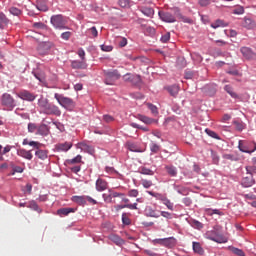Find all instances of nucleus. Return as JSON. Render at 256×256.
Instances as JSON below:
<instances>
[{"instance_id":"obj_37","label":"nucleus","mask_w":256,"mask_h":256,"mask_svg":"<svg viewBox=\"0 0 256 256\" xmlns=\"http://www.w3.org/2000/svg\"><path fill=\"white\" fill-rule=\"evenodd\" d=\"M166 172L171 177H175L177 175V168L175 166H166Z\"/></svg>"},{"instance_id":"obj_41","label":"nucleus","mask_w":256,"mask_h":256,"mask_svg":"<svg viewBox=\"0 0 256 256\" xmlns=\"http://www.w3.org/2000/svg\"><path fill=\"white\" fill-rule=\"evenodd\" d=\"M81 159H83V157L81 155H77L75 158L68 160V163L70 165H75L77 163H81Z\"/></svg>"},{"instance_id":"obj_14","label":"nucleus","mask_w":256,"mask_h":256,"mask_svg":"<svg viewBox=\"0 0 256 256\" xmlns=\"http://www.w3.org/2000/svg\"><path fill=\"white\" fill-rule=\"evenodd\" d=\"M107 187H109V183H107L103 178H98L96 180V191H106Z\"/></svg>"},{"instance_id":"obj_27","label":"nucleus","mask_w":256,"mask_h":256,"mask_svg":"<svg viewBox=\"0 0 256 256\" xmlns=\"http://www.w3.org/2000/svg\"><path fill=\"white\" fill-rule=\"evenodd\" d=\"M243 187H253L255 185V180H253V176H248L242 179Z\"/></svg>"},{"instance_id":"obj_23","label":"nucleus","mask_w":256,"mask_h":256,"mask_svg":"<svg viewBox=\"0 0 256 256\" xmlns=\"http://www.w3.org/2000/svg\"><path fill=\"white\" fill-rule=\"evenodd\" d=\"M108 239H110V241L115 243V245H123L125 243V241H123V239L119 237V235L117 234H110L108 236Z\"/></svg>"},{"instance_id":"obj_43","label":"nucleus","mask_w":256,"mask_h":256,"mask_svg":"<svg viewBox=\"0 0 256 256\" xmlns=\"http://www.w3.org/2000/svg\"><path fill=\"white\" fill-rule=\"evenodd\" d=\"M29 146L33 147L34 149H37V151H38V149L43 147V144L41 142H37V141H30Z\"/></svg>"},{"instance_id":"obj_38","label":"nucleus","mask_w":256,"mask_h":256,"mask_svg":"<svg viewBox=\"0 0 256 256\" xmlns=\"http://www.w3.org/2000/svg\"><path fill=\"white\" fill-rule=\"evenodd\" d=\"M161 201L163 205H166L167 209H169L170 211H173V203L171 202V200L167 198H162Z\"/></svg>"},{"instance_id":"obj_50","label":"nucleus","mask_w":256,"mask_h":256,"mask_svg":"<svg viewBox=\"0 0 256 256\" xmlns=\"http://www.w3.org/2000/svg\"><path fill=\"white\" fill-rule=\"evenodd\" d=\"M213 29H217L218 27H225L223 20H217L215 23L211 24Z\"/></svg>"},{"instance_id":"obj_5","label":"nucleus","mask_w":256,"mask_h":256,"mask_svg":"<svg viewBox=\"0 0 256 256\" xmlns=\"http://www.w3.org/2000/svg\"><path fill=\"white\" fill-rule=\"evenodd\" d=\"M42 113H44V115H55L56 117H61V109H59V106L50 102Z\"/></svg>"},{"instance_id":"obj_46","label":"nucleus","mask_w":256,"mask_h":256,"mask_svg":"<svg viewBox=\"0 0 256 256\" xmlns=\"http://www.w3.org/2000/svg\"><path fill=\"white\" fill-rule=\"evenodd\" d=\"M142 13L146 15V17H153L154 11L152 10V8H143Z\"/></svg>"},{"instance_id":"obj_2","label":"nucleus","mask_w":256,"mask_h":256,"mask_svg":"<svg viewBox=\"0 0 256 256\" xmlns=\"http://www.w3.org/2000/svg\"><path fill=\"white\" fill-rule=\"evenodd\" d=\"M54 98L56 99L57 103L67 111H73L75 109V101L69 97H65L62 94L55 93Z\"/></svg>"},{"instance_id":"obj_33","label":"nucleus","mask_w":256,"mask_h":256,"mask_svg":"<svg viewBox=\"0 0 256 256\" xmlns=\"http://www.w3.org/2000/svg\"><path fill=\"white\" fill-rule=\"evenodd\" d=\"M9 24V18H7V15L5 13L0 12V29L3 27V25Z\"/></svg>"},{"instance_id":"obj_4","label":"nucleus","mask_w":256,"mask_h":256,"mask_svg":"<svg viewBox=\"0 0 256 256\" xmlns=\"http://www.w3.org/2000/svg\"><path fill=\"white\" fill-rule=\"evenodd\" d=\"M50 23L55 27V29H67V22L61 14L53 15L50 19Z\"/></svg>"},{"instance_id":"obj_10","label":"nucleus","mask_w":256,"mask_h":256,"mask_svg":"<svg viewBox=\"0 0 256 256\" xmlns=\"http://www.w3.org/2000/svg\"><path fill=\"white\" fill-rule=\"evenodd\" d=\"M251 146H252V148H249L247 143H245L243 141H239V145H238L239 150L242 151V153H255L256 144L252 143Z\"/></svg>"},{"instance_id":"obj_24","label":"nucleus","mask_w":256,"mask_h":256,"mask_svg":"<svg viewBox=\"0 0 256 256\" xmlns=\"http://www.w3.org/2000/svg\"><path fill=\"white\" fill-rule=\"evenodd\" d=\"M36 157L41 159V161H45L49 157V151L41 150L40 148L35 152Z\"/></svg>"},{"instance_id":"obj_15","label":"nucleus","mask_w":256,"mask_h":256,"mask_svg":"<svg viewBox=\"0 0 256 256\" xmlns=\"http://www.w3.org/2000/svg\"><path fill=\"white\" fill-rule=\"evenodd\" d=\"M17 154L19 155V157H23V159H27L28 161H31V159H33V154L31 153V150L20 149L18 150Z\"/></svg>"},{"instance_id":"obj_12","label":"nucleus","mask_w":256,"mask_h":256,"mask_svg":"<svg viewBox=\"0 0 256 256\" xmlns=\"http://www.w3.org/2000/svg\"><path fill=\"white\" fill-rule=\"evenodd\" d=\"M161 245L172 249V247H175L177 245V240L174 237L162 238Z\"/></svg>"},{"instance_id":"obj_9","label":"nucleus","mask_w":256,"mask_h":256,"mask_svg":"<svg viewBox=\"0 0 256 256\" xmlns=\"http://www.w3.org/2000/svg\"><path fill=\"white\" fill-rule=\"evenodd\" d=\"M19 99H22L23 101H35L37 99V96L27 90H23L17 94Z\"/></svg>"},{"instance_id":"obj_28","label":"nucleus","mask_w":256,"mask_h":256,"mask_svg":"<svg viewBox=\"0 0 256 256\" xmlns=\"http://www.w3.org/2000/svg\"><path fill=\"white\" fill-rule=\"evenodd\" d=\"M192 247H193L194 253H197L198 255H203L205 253V250H203V247L199 242H193Z\"/></svg>"},{"instance_id":"obj_64","label":"nucleus","mask_w":256,"mask_h":256,"mask_svg":"<svg viewBox=\"0 0 256 256\" xmlns=\"http://www.w3.org/2000/svg\"><path fill=\"white\" fill-rule=\"evenodd\" d=\"M78 56L81 58L82 61H85V50H83V48H80L78 50Z\"/></svg>"},{"instance_id":"obj_59","label":"nucleus","mask_w":256,"mask_h":256,"mask_svg":"<svg viewBox=\"0 0 256 256\" xmlns=\"http://www.w3.org/2000/svg\"><path fill=\"white\" fill-rule=\"evenodd\" d=\"M150 217H161V212L159 210H150Z\"/></svg>"},{"instance_id":"obj_57","label":"nucleus","mask_w":256,"mask_h":256,"mask_svg":"<svg viewBox=\"0 0 256 256\" xmlns=\"http://www.w3.org/2000/svg\"><path fill=\"white\" fill-rule=\"evenodd\" d=\"M142 185L143 187H145V189H149V187H151L153 185V182H151L150 180H142Z\"/></svg>"},{"instance_id":"obj_56","label":"nucleus","mask_w":256,"mask_h":256,"mask_svg":"<svg viewBox=\"0 0 256 256\" xmlns=\"http://www.w3.org/2000/svg\"><path fill=\"white\" fill-rule=\"evenodd\" d=\"M212 160L214 165H219V155L212 151Z\"/></svg>"},{"instance_id":"obj_29","label":"nucleus","mask_w":256,"mask_h":256,"mask_svg":"<svg viewBox=\"0 0 256 256\" xmlns=\"http://www.w3.org/2000/svg\"><path fill=\"white\" fill-rule=\"evenodd\" d=\"M161 20L166 23H175V17L170 13H162Z\"/></svg>"},{"instance_id":"obj_21","label":"nucleus","mask_w":256,"mask_h":256,"mask_svg":"<svg viewBox=\"0 0 256 256\" xmlns=\"http://www.w3.org/2000/svg\"><path fill=\"white\" fill-rule=\"evenodd\" d=\"M69 213H75V209L74 208H60L57 210V215H59L60 217H67V215H69Z\"/></svg>"},{"instance_id":"obj_31","label":"nucleus","mask_w":256,"mask_h":256,"mask_svg":"<svg viewBox=\"0 0 256 256\" xmlns=\"http://www.w3.org/2000/svg\"><path fill=\"white\" fill-rule=\"evenodd\" d=\"M77 149H81V151H88L89 153H93V148L87 145L85 142H80L76 145Z\"/></svg>"},{"instance_id":"obj_42","label":"nucleus","mask_w":256,"mask_h":256,"mask_svg":"<svg viewBox=\"0 0 256 256\" xmlns=\"http://www.w3.org/2000/svg\"><path fill=\"white\" fill-rule=\"evenodd\" d=\"M205 133H207L209 137H212V139H220L219 135L215 133V131L210 130L209 128L205 129Z\"/></svg>"},{"instance_id":"obj_7","label":"nucleus","mask_w":256,"mask_h":256,"mask_svg":"<svg viewBox=\"0 0 256 256\" xmlns=\"http://www.w3.org/2000/svg\"><path fill=\"white\" fill-rule=\"evenodd\" d=\"M126 83H132V85H139L141 83V76L137 74L127 73L122 77Z\"/></svg>"},{"instance_id":"obj_6","label":"nucleus","mask_w":256,"mask_h":256,"mask_svg":"<svg viewBox=\"0 0 256 256\" xmlns=\"http://www.w3.org/2000/svg\"><path fill=\"white\" fill-rule=\"evenodd\" d=\"M110 194H103L102 198L105 201V203H117L115 198L117 197H125V193L115 192L113 190H108Z\"/></svg>"},{"instance_id":"obj_30","label":"nucleus","mask_w":256,"mask_h":256,"mask_svg":"<svg viewBox=\"0 0 256 256\" xmlns=\"http://www.w3.org/2000/svg\"><path fill=\"white\" fill-rule=\"evenodd\" d=\"M127 147L129 149V151H132L133 153H143V150L141 148H139V146H137V144H135V143L128 142Z\"/></svg>"},{"instance_id":"obj_25","label":"nucleus","mask_w":256,"mask_h":256,"mask_svg":"<svg viewBox=\"0 0 256 256\" xmlns=\"http://www.w3.org/2000/svg\"><path fill=\"white\" fill-rule=\"evenodd\" d=\"M36 7L38 11H43V12L49 11V6H47V2L45 0H38Z\"/></svg>"},{"instance_id":"obj_45","label":"nucleus","mask_w":256,"mask_h":256,"mask_svg":"<svg viewBox=\"0 0 256 256\" xmlns=\"http://www.w3.org/2000/svg\"><path fill=\"white\" fill-rule=\"evenodd\" d=\"M147 107H148V109H150V111L153 115H158L159 114V111L157 110V106H155L151 103H148Z\"/></svg>"},{"instance_id":"obj_54","label":"nucleus","mask_w":256,"mask_h":256,"mask_svg":"<svg viewBox=\"0 0 256 256\" xmlns=\"http://www.w3.org/2000/svg\"><path fill=\"white\" fill-rule=\"evenodd\" d=\"M131 127H133L134 129H141L142 131H149V128L143 127L137 123H131Z\"/></svg>"},{"instance_id":"obj_3","label":"nucleus","mask_w":256,"mask_h":256,"mask_svg":"<svg viewBox=\"0 0 256 256\" xmlns=\"http://www.w3.org/2000/svg\"><path fill=\"white\" fill-rule=\"evenodd\" d=\"M104 77V83L106 85H115V81L121 79V74L119 73V70L105 71Z\"/></svg>"},{"instance_id":"obj_62","label":"nucleus","mask_w":256,"mask_h":256,"mask_svg":"<svg viewBox=\"0 0 256 256\" xmlns=\"http://www.w3.org/2000/svg\"><path fill=\"white\" fill-rule=\"evenodd\" d=\"M120 7H129V0H118Z\"/></svg>"},{"instance_id":"obj_35","label":"nucleus","mask_w":256,"mask_h":256,"mask_svg":"<svg viewBox=\"0 0 256 256\" xmlns=\"http://www.w3.org/2000/svg\"><path fill=\"white\" fill-rule=\"evenodd\" d=\"M229 251H231L232 253H234V255H238V256H245V252H243V250L233 247V246H229L228 247Z\"/></svg>"},{"instance_id":"obj_55","label":"nucleus","mask_w":256,"mask_h":256,"mask_svg":"<svg viewBox=\"0 0 256 256\" xmlns=\"http://www.w3.org/2000/svg\"><path fill=\"white\" fill-rule=\"evenodd\" d=\"M10 13L11 15H15V16L21 15V11L19 10V8H16V7L10 8Z\"/></svg>"},{"instance_id":"obj_26","label":"nucleus","mask_w":256,"mask_h":256,"mask_svg":"<svg viewBox=\"0 0 256 256\" xmlns=\"http://www.w3.org/2000/svg\"><path fill=\"white\" fill-rule=\"evenodd\" d=\"M224 91H226V93H228V95H230L232 99H239V94L233 90V87L231 85H226L224 87Z\"/></svg>"},{"instance_id":"obj_49","label":"nucleus","mask_w":256,"mask_h":256,"mask_svg":"<svg viewBox=\"0 0 256 256\" xmlns=\"http://www.w3.org/2000/svg\"><path fill=\"white\" fill-rule=\"evenodd\" d=\"M100 49H101L102 51H105L106 53H111V51H113V46L102 44V45L100 46Z\"/></svg>"},{"instance_id":"obj_61","label":"nucleus","mask_w":256,"mask_h":256,"mask_svg":"<svg viewBox=\"0 0 256 256\" xmlns=\"http://www.w3.org/2000/svg\"><path fill=\"white\" fill-rule=\"evenodd\" d=\"M88 31H89V32L91 33V35L94 36V37H97V35H99V32L97 31V27H95V26H93L92 28H90Z\"/></svg>"},{"instance_id":"obj_36","label":"nucleus","mask_w":256,"mask_h":256,"mask_svg":"<svg viewBox=\"0 0 256 256\" xmlns=\"http://www.w3.org/2000/svg\"><path fill=\"white\" fill-rule=\"evenodd\" d=\"M247 175H250L253 177V175H256V166L255 165H249L245 167Z\"/></svg>"},{"instance_id":"obj_60","label":"nucleus","mask_w":256,"mask_h":256,"mask_svg":"<svg viewBox=\"0 0 256 256\" xmlns=\"http://www.w3.org/2000/svg\"><path fill=\"white\" fill-rule=\"evenodd\" d=\"M139 195V191L137 189H132L128 192L129 197H137Z\"/></svg>"},{"instance_id":"obj_19","label":"nucleus","mask_w":256,"mask_h":256,"mask_svg":"<svg viewBox=\"0 0 256 256\" xmlns=\"http://www.w3.org/2000/svg\"><path fill=\"white\" fill-rule=\"evenodd\" d=\"M36 135H42L44 137H47L49 135V126L46 124H41L38 126V131L36 132Z\"/></svg>"},{"instance_id":"obj_11","label":"nucleus","mask_w":256,"mask_h":256,"mask_svg":"<svg viewBox=\"0 0 256 256\" xmlns=\"http://www.w3.org/2000/svg\"><path fill=\"white\" fill-rule=\"evenodd\" d=\"M164 89L169 93V95H171V97H177V95H179V91H181V88L177 84L165 86Z\"/></svg>"},{"instance_id":"obj_20","label":"nucleus","mask_w":256,"mask_h":256,"mask_svg":"<svg viewBox=\"0 0 256 256\" xmlns=\"http://www.w3.org/2000/svg\"><path fill=\"white\" fill-rule=\"evenodd\" d=\"M71 147H73L72 143H69V142L60 143V144L56 145V151L67 152V151H69V149H71Z\"/></svg>"},{"instance_id":"obj_58","label":"nucleus","mask_w":256,"mask_h":256,"mask_svg":"<svg viewBox=\"0 0 256 256\" xmlns=\"http://www.w3.org/2000/svg\"><path fill=\"white\" fill-rule=\"evenodd\" d=\"M103 119L106 123H113V121H115V118H113L111 115H104Z\"/></svg>"},{"instance_id":"obj_53","label":"nucleus","mask_w":256,"mask_h":256,"mask_svg":"<svg viewBox=\"0 0 256 256\" xmlns=\"http://www.w3.org/2000/svg\"><path fill=\"white\" fill-rule=\"evenodd\" d=\"M159 145L155 144V143H151L150 145V150L152 153H159Z\"/></svg>"},{"instance_id":"obj_32","label":"nucleus","mask_w":256,"mask_h":256,"mask_svg":"<svg viewBox=\"0 0 256 256\" xmlns=\"http://www.w3.org/2000/svg\"><path fill=\"white\" fill-rule=\"evenodd\" d=\"M74 203H78V205H85L87 203V196H74Z\"/></svg>"},{"instance_id":"obj_1","label":"nucleus","mask_w":256,"mask_h":256,"mask_svg":"<svg viewBox=\"0 0 256 256\" xmlns=\"http://www.w3.org/2000/svg\"><path fill=\"white\" fill-rule=\"evenodd\" d=\"M0 101L3 111H13L17 107V101L9 93L2 94Z\"/></svg>"},{"instance_id":"obj_40","label":"nucleus","mask_w":256,"mask_h":256,"mask_svg":"<svg viewBox=\"0 0 256 256\" xmlns=\"http://www.w3.org/2000/svg\"><path fill=\"white\" fill-rule=\"evenodd\" d=\"M38 129H39V126H37V124L35 123L28 124V133H35V131L37 132Z\"/></svg>"},{"instance_id":"obj_13","label":"nucleus","mask_w":256,"mask_h":256,"mask_svg":"<svg viewBox=\"0 0 256 256\" xmlns=\"http://www.w3.org/2000/svg\"><path fill=\"white\" fill-rule=\"evenodd\" d=\"M242 27H244V29H255L256 27V22L255 20L249 18V17H244L243 22H242Z\"/></svg>"},{"instance_id":"obj_16","label":"nucleus","mask_w":256,"mask_h":256,"mask_svg":"<svg viewBox=\"0 0 256 256\" xmlns=\"http://www.w3.org/2000/svg\"><path fill=\"white\" fill-rule=\"evenodd\" d=\"M71 67L72 69H87V63H85V60H74L71 63Z\"/></svg>"},{"instance_id":"obj_44","label":"nucleus","mask_w":256,"mask_h":256,"mask_svg":"<svg viewBox=\"0 0 256 256\" xmlns=\"http://www.w3.org/2000/svg\"><path fill=\"white\" fill-rule=\"evenodd\" d=\"M223 159H226L227 161H238L237 156L233 154H223Z\"/></svg>"},{"instance_id":"obj_63","label":"nucleus","mask_w":256,"mask_h":256,"mask_svg":"<svg viewBox=\"0 0 256 256\" xmlns=\"http://www.w3.org/2000/svg\"><path fill=\"white\" fill-rule=\"evenodd\" d=\"M34 76H35L36 79H38V81H40L41 83H43V81H45V74H37V73H34Z\"/></svg>"},{"instance_id":"obj_39","label":"nucleus","mask_w":256,"mask_h":256,"mask_svg":"<svg viewBox=\"0 0 256 256\" xmlns=\"http://www.w3.org/2000/svg\"><path fill=\"white\" fill-rule=\"evenodd\" d=\"M205 213L207 214V215H222V213H221V211L219 210V209H210V208H207L206 210H205Z\"/></svg>"},{"instance_id":"obj_18","label":"nucleus","mask_w":256,"mask_h":256,"mask_svg":"<svg viewBox=\"0 0 256 256\" xmlns=\"http://www.w3.org/2000/svg\"><path fill=\"white\" fill-rule=\"evenodd\" d=\"M137 119L142 121V123H145V125H152V123H157V120L141 114H138Z\"/></svg>"},{"instance_id":"obj_51","label":"nucleus","mask_w":256,"mask_h":256,"mask_svg":"<svg viewBox=\"0 0 256 256\" xmlns=\"http://www.w3.org/2000/svg\"><path fill=\"white\" fill-rule=\"evenodd\" d=\"M71 35H73V33L67 31L61 34V39H64V41H69V39H71Z\"/></svg>"},{"instance_id":"obj_48","label":"nucleus","mask_w":256,"mask_h":256,"mask_svg":"<svg viewBox=\"0 0 256 256\" xmlns=\"http://www.w3.org/2000/svg\"><path fill=\"white\" fill-rule=\"evenodd\" d=\"M234 15H243L245 13V8L243 6H238L233 10Z\"/></svg>"},{"instance_id":"obj_22","label":"nucleus","mask_w":256,"mask_h":256,"mask_svg":"<svg viewBox=\"0 0 256 256\" xmlns=\"http://www.w3.org/2000/svg\"><path fill=\"white\" fill-rule=\"evenodd\" d=\"M210 241H214L215 243H227V238L222 234H216L214 236L209 237Z\"/></svg>"},{"instance_id":"obj_17","label":"nucleus","mask_w":256,"mask_h":256,"mask_svg":"<svg viewBox=\"0 0 256 256\" xmlns=\"http://www.w3.org/2000/svg\"><path fill=\"white\" fill-rule=\"evenodd\" d=\"M49 105V99L41 96L39 99H38V107L40 109V111L43 113L46 109V107Z\"/></svg>"},{"instance_id":"obj_52","label":"nucleus","mask_w":256,"mask_h":256,"mask_svg":"<svg viewBox=\"0 0 256 256\" xmlns=\"http://www.w3.org/2000/svg\"><path fill=\"white\" fill-rule=\"evenodd\" d=\"M122 223L124 225H131V220L129 219V217H127L126 213L122 214Z\"/></svg>"},{"instance_id":"obj_8","label":"nucleus","mask_w":256,"mask_h":256,"mask_svg":"<svg viewBox=\"0 0 256 256\" xmlns=\"http://www.w3.org/2000/svg\"><path fill=\"white\" fill-rule=\"evenodd\" d=\"M240 53L243 55L245 59L248 61H253V59H256V54L253 52V50L249 47H241Z\"/></svg>"},{"instance_id":"obj_47","label":"nucleus","mask_w":256,"mask_h":256,"mask_svg":"<svg viewBox=\"0 0 256 256\" xmlns=\"http://www.w3.org/2000/svg\"><path fill=\"white\" fill-rule=\"evenodd\" d=\"M140 173L142 175H153V170L146 168V167H141L140 168Z\"/></svg>"},{"instance_id":"obj_34","label":"nucleus","mask_w":256,"mask_h":256,"mask_svg":"<svg viewBox=\"0 0 256 256\" xmlns=\"http://www.w3.org/2000/svg\"><path fill=\"white\" fill-rule=\"evenodd\" d=\"M26 207H28L29 209H33V211H38L39 213H41V208H39V205L37 204V202H35V200L30 201Z\"/></svg>"}]
</instances>
